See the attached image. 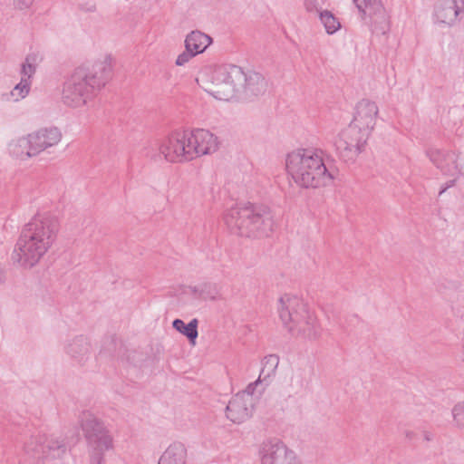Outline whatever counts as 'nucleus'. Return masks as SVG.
<instances>
[{"mask_svg": "<svg viewBox=\"0 0 464 464\" xmlns=\"http://www.w3.org/2000/svg\"><path fill=\"white\" fill-rule=\"evenodd\" d=\"M370 136L349 124L341 130L334 140L335 150L344 161H354L364 151Z\"/></svg>", "mask_w": 464, "mask_h": 464, "instance_id": "9", "label": "nucleus"}, {"mask_svg": "<svg viewBox=\"0 0 464 464\" xmlns=\"http://www.w3.org/2000/svg\"><path fill=\"white\" fill-rule=\"evenodd\" d=\"M256 398L237 393L227 406V417L234 423H242L253 413Z\"/></svg>", "mask_w": 464, "mask_h": 464, "instance_id": "13", "label": "nucleus"}, {"mask_svg": "<svg viewBox=\"0 0 464 464\" xmlns=\"http://www.w3.org/2000/svg\"><path fill=\"white\" fill-rule=\"evenodd\" d=\"M319 20L328 34H334L341 28L339 19L330 11L324 10L320 12Z\"/></svg>", "mask_w": 464, "mask_h": 464, "instance_id": "25", "label": "nucleus"}, {"mask_svg": "<svg viewBox=\"0 0 464 464\" xmlns=\"http://www.w3.org/2000/svg\"><path fill=\"white\" fill-rule=\"evenodd\" d=\"M30 89L31 82H27L25 79H20V82L11 91L10 95L14 101L18 102L29 94Z\"/></svg>", "mask_w": 464, "mask_h": 464, "instance_id": "29", "label": "nucleus"}, {"mask_svg": "<svg viewBox=\"0 0 464 464\" xmlns=\"http://www.w3.org/2000/svg\"><path fill=\"white\" fill-rule=\"evenodd\" d=\"M188 450L182 442L171 443L161 455L159 464H186Z\"/></svg>", "mask_w": 464, "mask_h": 464, "instance_id": "19", "label": "nucleus"}, {"mask_svg": "<svg viewBox=\"0 0 464 464\" xmlns=\"http://www.w3.org/2000/svg\"><path fill=\"white\" fill-rule=\"evenodd\" d=\"M91 463H92V464H96V463H93L92 459H91ZM102 464H103V463H102Z\"/></svg>", "mask_w": 464, "mask_h": 464, "instance_id": "41", "label": "nucleus"}, {"mask_svg": "<svg viewBox=\"0 0 464 464\" xmlns=\"http://www.w3.org/2000/svg\"><path fill=\"white\" fill-rule=\"evenodd\" d=\"M324 2V0H304V9L308 13L320 14L323 12Z\"/></svg>", "mask_w": 464, "mask_h": 464, "instance_id": "30", "label": "nucleus"}, {"mask_svg": "<svg viewBox=\"0 0 464 464\" xmlns=\"http://www.w3.org/2000/svg\"><path fill=\"white\" fill-rule=\"evenodd\" d=\"M58 218L49 213H38L23 228L12 252L14 265L24 269L36 266L56 241Z\"/></svg>", "mask_w": 464, "mask_h": 464, "instance_id": "1", "label": "nucleus"}, {"mask_svg": "<svg viewBox=\"0 0 464 464\" xmlns=\"http://www.w3.org/2000/svg\"><path fill=\"white\" fill-rule=\"evenodd\" d=\"M198 321L196 318L192 319L188 324L181 319H175L172 323L173 328L185 335L192 344H195V341L198 335Z\"/></svg>", "mask_w": 464, "mask_h": 464, "instance_id": "23", "label": "nucleus"}, {"mask_svg": "<svg viewBox=\"0 0 464 464\" xmlns=\"http://www.w3.org/2000/svg\"><path fill=\"white\" fill-rule=\"evenodd\" d=\"M452 416L455 424L459 428H464V403L455 405L452 410Z\"/></svg>", "mask_w": 464, "mask_h": 464, "instance_id": "31", "label": "nucleus"}, {"mask_svg": "<svg viewBox=\"0 0 464 464\" xmlns=\"http://www.w3.org/2000/svg\"><path fill=\"white\" fill-rule=\"evenodd\" d=\"M24 451L38 464H63L67 447L62 436L37 434L25 441Z\"/></svg>", "mask_w": 464, "mask_h": 464, "instance_id": "8", "label": "nucleus"}, {"mask_svg": "<svg viewBox=\"0 0 464 464\" xmlns=\"http://www.w3.org/2000/svg\"><path fill=\"white\" fill-rule=\"evenodd\" d=\"M5 281V273L2 268H0V285Z\"/></svg>", "mask_w": 464, "mask_h": 464, "instance_id": "37", "label": "nucleus"}, {"mask_svg": "<svg viewBox=\"0 0 464 464\" xmlns=\"http://www.w3.org/2000/svg\"><path fill=\"white\" fill-rule=\"evenodd\" d=\"M423 438H424V440H428V441H429V440H432L433 435H432L430 432H429V431H425V432L423 433Z\"/></svg>", "mask_w": 464, "mask_h": 464, "instance_id": "35", "label": "nucleus"}, {"mask_svg": "<svg viewBox=\"0 0 464 464\" xmlns=\"http://www.w3.org/2000/svg\"><path fill=\"white\" fill-rule=\"evenodd\" d=\"M407 437H411V434L410 432L406 433Z\"/></svg>", "mask_w": 464, "mask_h": 464, "instance_id": "40", "label": "nucleus"}, {"mask_svg": "<svg viewBox=\"0 0 464 464\" xmlns=\"http://www.w3.org/2000/svg\"><path fill=\"white\" fill-rule=\"evenodd\" d=\"M455 180H450L447 183V186L440 191V194L443 193L448 188L454 186Z\"/></svg>", "mask_w": 464, "mask_h": 464, "instance_id": "36", "label": "nucleus"}, {"mask_svg": "<svg viewBox=\"0 0 464 464\" xmlns=\"http://www.w3.org/2000/svg\"><path fill=\"white\" fill-rule=\"evenodd\" d=\"M362 19L369 18L374 25H380L382 33L388 29L389 16L381 0H353Z\"/></svg>", "mask_w": 464, "mask_h": 464, "instance_id": "12", "label": "nucleus"}, {"mask_svg": "<svg viewBox=\"0 0 464 464\" xmlns=\"http://www.w3.org/2000/svg\"><path fill=\"white\" fill-rule=\"evenodd\" d=\"M29 134L37 156L58 145L63 138L61 130L56 127L41 128Z\"/></svg>", "mask_w": 464, "mask_h": 464, "instance_id": "14", "label": "nucleus"}, {"mask_svg": "<svg viewBox=\"0 0 464 464\" xmlns=\"http://www.w3.org/2000/svg\"><path fill=\"white\" fill-rule=\"evenodd\" d=\"M63 349L67 355L79 363L85 362L91 357L92 351L90 339L82 334L68 339Z\"/></svg>", "mask_w": 464, "mask_h": 464, "instance_id": "15", "label": "nucleus"}, {"mask_svg": "<svg viewBox=\"0 0 464 464\" xmlns=\"http://www.w3.org/2000/svg\"><path fill=\"white\" fill-rule=\"evenodd\" d=\"M429 157L430 160L440 169L445 174L450 172L449 168L450 163H454L453 157L450 154H445L439 150H431L429 151Z\"/></svg>", "mask_w": 464, "mask_h": 464, "instance_id": "24", "label": "nucleus"}, {"mask_svg": "<svg viewBox=\"0 0 464 464\" xmlns=\"http://www.w3.org/2000/svg\"><path fill=\"white\" fill-rule=\"evenodd\" d=\"M91 452V459L93 463L102 464L104 462L103 455L107 450L113 448V439L108 430L92 435L86 439Z\"/></svg>", "mask_w": 464, "mask_h": 464, "instance_id": "16", "label": "nucleus"}, {"mask_svg": "<svg viewBox=\"0 0 464 464\" xmlns=\"http://www.w3.org/2000/svg\"><path fill=\"white\" fill-rule=\"evenodd\" d=\"M246 80L242 69L236 65L205 67L198 74V85L218 100L228 101L239 92Z\"/></svg>", "mask_w": 464, "mask_h": 464, "instance_id": "7", "label": "nucleus"}, {"mask_svg": "<svg viewBox=\"0 0 464 464\" xmlns=\"http://www.w3.org/2000/svg\"><path fill=\"white\" fill-rule=\"evenodd\" d=\"M407 437H411V434L410 432L406 433Z\"/></svg>", "mask_w": 464, "mask_h": 464, "instance_id": "39", "label": "nucleus"}, {"mask_svg": "<svg viewBox=\"0 0 464 464\" xmlns=\"http://www.w3.org/2000/svg\"><path fill=\"white\" fill-rule=\"evenodd\" d=\"M257 455L260 464H302L296 453L276 437L262 440Z\"/></svg>", "mask_w": 464, "mask_h": 464, "instance_id": "10", "label": "nucleus"}, {"mask_svg": "<svg viewBox=\"0 0 464 464\" xmlns=\"http://www.w3.org/2000/svg\"><path fill=\"white\" fill-rule=\"evenodd\" d=\"M196 54L192 53L191 51H188L186 49L183 53H181L176 59V65L178 66H183L187 63H188Z\"/></svg>", "mask_w": 464, "mask_h": 464, "instance_id": "32", "label": "nucleus"}, {"mask_svg": "<svg viewBox=\"0 0 464 464\" xmlns=\"http://www.w3.org/2000/svg\"><path fill=\"white\" fill-rule=\"evenodd\" d=\"M212 43V38L198 31L190 32L185 39V47L196 55L203 53Z\"/></svg>", "mask_w": 464, "mask_h": 464, "instance_id": "21", "label": "nucleus"}, {"mask_svg": "<svg viewBox=\"0 0 464 464\" xmlns=\"http://www.w3.org/2000/svg\"><path fill=\"white\" fill-rule=\"evenodd\" d=\"M223 218L231 232L246 237L267 236L275 224L267 207L253 204L236 205L225 212Z\"/></svg>", "mask_w": 464, "mask_h": 464, "instance_id": "5", "label": "nucleus"}, {"mask_svg": "<svg viewBox=\"0 0 464 464\" xmlns=\"http://www.w3.org/2000/svg\"><path fill=\"white\" fill-rule=\"evenodd\" d=\"M218 138L205 129L175 130L159 143V152L167 161L181 163L210 155L219 149Z\"/></svg>", "mask_w": 464, "mask_h": 464, "instance_id": "3", "label": "nucleus"}, {"mask_svg": "<svg viewBox=\"0 0 464 464\" xmlns=\"http://www.w3.org/2000/svg\"><path fill=\"white\" fill-rule=\"evenodd\" d=\"M277 314L284 327L295 336L315 340L321 334L316 317L297 295L285 294L277 302Z\"/></svg>", "mask_w": 464, "mask_h": 464, "instance_id": "6", "label": "nucleus"}, {"mask_svg": "<svg viewBox=\"0 0 464 464\" xmlns=\"http://www.w3.org/2000/svg\"><path fill=\"white\" fill-rule=\"evenodd\" d=\"M461 13H464V9L458 0H440L435 6L434 15L439 23L451 24Z\"/></svg>", "mask_w": 464, "mask_h": 464, "instance_id": "17", "label": "nucleus"}, {"mask_svg": "<svg viewBox=\"0 0 464 464\" xmlns=\"http://www.w3.org/2000/svg\"><path fill=\"white\" fill-rule=\"evenodd\" d=\"M34 0H13V4L16 9L26 10L30 8Z\"/></svg>", "mask_w": 464, "mask_h": 464, "instance_id": "33", "label": "nucleus"}, {"mask_svg": "<svg viewBox=\"0 0 464 464\" xmlns=\"http://www.w3.org/2000/svg\"><path fill=\"white\" fill-rule=\"evenodd\" d=\"M113 63V57L104 54L91 64L76 68L63 84V102L74 109L87 105L111 78Z\"/></svg>", "mask_w": 464, "mask_h": 464, "instance_id": "2", "label": "nucleus"}, {"mask_svg": "<svg viewBox=\"0 0 464 464\" xmlns=\"http://www.w3.org/2000/svg\"><path fill=\"white\" fill-rule=\"evenodd\" d=\"M80 425L86 439L107 430L104 423L95 414L88 411L81 413Z\"/></svg>", "mask_w": 464, "mask_h": 464, "instance_id": "20", "label": "nucleus"}, {"mask_svg": "<svg viewBox=\"0 0 464 464\" xmlns=\"http://www.w3.org/2000/svg\"><path fill=\"white\" fill-rule=\"evenodd\" d=\"M288 175L294 182L305 188L330 186L334 174L326 168L322 150L308 148L289 152L285 159Z\"/></svg>", "mask_w": 464, "mask_h": 464, "instance_id": "4", "label": "nucleus"}, {"mask_svg": "<svg viewBox=\"0 0 464 464\" xmlns=\"http://www.w3.org/2000/svg\"><path fill=\"white\" fill-rule=\"evenodd\" d=\"M266 81L258 72H252L246 74V80L243 88L253 95L264 93L266 90Z\"/></svg>", "mask_w": 464, "mask_h": 464, "instance_id": "22", "label": "nucleus"}, {"mask_svg": "<svg viewBox=\"0 0 464 464\" xmlns=\"http://www.w3.org/2000/svg\"><path fill=\"white\" fill-rule=\"evenodd\" d=\"M36 65L37 56L35 54L27 55L21 66V79H25L32 83V77L35 73Z\"/></svg>", "mask_w": 464, "mask_h": 464, "instance_id": "27", "label": "nucleus"}, {"mask_svg": "<svg viewBox=\"0 0 464 464\" xmlns=\"http://www.w3.org/2000/svg\"><path fill=\"white\" fill-rule=\"evenodd\" d=\"M279 359L275 354L266 356L263 362V368L260 372L259 377L266 378V382H270V377L275 374L278 366Z\"/></svg>", "mask_w": 464, "mask_h": 464, "instance_id": "26", "label": "nucleus"}, {"mask_svg": "<svg viewBox=\"0 0 464 464\" xmlns=\"http://www.w3.org/2000/svg\"><path fill=\"white\" fill-rule=\"evenodd\" d=\"M458 1L462 5V9H464V0H458Z\"/></svg>", "mask_w": 464, "mask_h": 464, "instance_id": "38", "label": "nucleus"}, {"mask_svg": "<svg viewBox=\"0 0 464 464\" xmlns=\"http://www.w3.org/2000/svg\"><path fill=\"white\" fill-rule=\"evenodd\" d=\"M268 386V382H266V378H260L258 376L257 380L249 383L246 388L238 392V394H247L250 398H255V395H260L265 389Z\"/></svg>", "mask_w": 464, "mask_h": 464, "instance_id": "28", "label": "nucleus"}, {"mask_svg": "<svg viewBox=\"0 0 464 464\" xmlns=\"http://www.w3.org/2000/svg\"><path fill=\"white\" fill-rule=\"evenodd\" d=\"M378 115L379 107L376 102L363 99L357 103L350 124L371 136L376 126Z\"/></svg>", "mask_w": 464, "mask_h": 464, "instance_id": "11", "label": "nucleus"}, {"mask_svg": "<svg viewBox=\"0 0 464 464\" xmlns=\"http://www.w3.org/2000/svg\"><path fill=\"white\" fill-rule=\"evenodd\" d=\"M8 151L11 156L22 160L37 156L30 134L12 140L8 144Z\"/></svg>", "mask_w": 464, "mask_h": 464, "instance_id": "18", "label": "nucleus"}, {"mask_svg": "<svg viewBox=\"0 0 464 464\" xmlns=\"http://www.w3.org/2000/svg\"><path fill=\"white\" fill-rule=\"evenodd\" d=\"M292 383L295 386V393L299 392L304 388V382L300 374H295L291 379Z\"/></svg>", "mask_w": 464, "mask_h": 464, "instance_id": "34", "label": "nucleus"}]
</instances>
